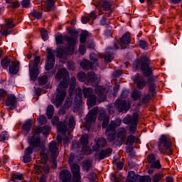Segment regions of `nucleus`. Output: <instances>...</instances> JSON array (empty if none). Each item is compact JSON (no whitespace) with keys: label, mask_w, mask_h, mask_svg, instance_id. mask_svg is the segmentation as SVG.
<instances>
[{"label":"nucleus","mask_w":182,"mask_h":182,"mask_svg":"<svg viewBox=\"0 0 182 182\" xmlns=\"http://www.w3.org/2000/svg\"><path fill=\"white\" fill-rule=\"evenodd\" d=\"M38 122L41 124H46L47 119L46 117L41 115L38 118Z\"/></svg>","instance_id":"60"},{"label":"nucleus","mask_w":182,"mask_h":182,"mask_svg":"<svg viewBox=\"0 0 182 182\" xmlns=\"http://www.w3.org/2000/svg\"><path fill=\"white\" fill-rule=\"evenodd\" d=\"M151 62L150 58L146 56H142L135 60L134 63V68L138 69L141 67V70H142L144 76L149 77V76L153 75V68L150 67Z\"/></svg>","instance_id":"1"},{"label":"nucleus","mask_w":182,"mask_h":182,"mask_svg":"<svg viewBox=\"0 0 182 182\" xmlns=\"http://www.w3.org/2000/svg\"><path fill=\"white\" fill-rule=\"evenodd\" d=\"M132 97L134 100H139L141 97V91L139 90H134L132 93Z\"/></svg>","instance_id":"34"},{"label":"nucleus","mask_w":182,"mask_h":182,"mask_svg":"<svg viewBox=\"0 0 182 182\" xmlns=\"http://www.w3.org/2000/svg\"><path fill=\"white\" fill-rule=\"evenodd\" d=\"M106 139L104 138H99L97 139L95 144L92 146V150L94 151H99L100 147H105L107 144Z\"/></svg>","instance_id":"17"},{"label":"nucleus","mask_w":182,"mask_h":182,"mask_svg":"<svg viewBox=\"0 0 182 182\" xmlns=\"http://www.w3.org/2000/svg\"><path fill=\"white\" fill-rule=\"evenodd\" d=\"M112 152L113 149H112V148L101 150L98 154V160H104L106 157H109Z\"/></svg>","instance_id":"18"},{"label":"nucleus","mask_w":182,"mask_h":182,"mask_svg":"<svg viewBox=\"0 0 182 182\" xmlns=\"http://www.w3.org/2000/svg\"><path fill=\"white\" fill-rule=\"evenodd\" d=\"M9 65H11V59L5 58L1 60V66L3 69H8Z\"/></svg>","instance_id":"37"},{"label":"nucleus","mask_w":182,"mask_h":182,"mask_svg":"<svg viewBox=\"0 0 182 182\" xmlns=\"http://www.w3.org/2000/svg\"><path fill=\"white\" fill-rule=\"evenodd\" d=\"M100 6L105 11H110V14H112V3L109 0H101L100 2Z\"/></svg>","instance_id":"21"},{"label":"nucleus","mask_w":182,"mask_h":182,"mask_svg":"<svg viewBox=\"0 0 182 182\" xmlns=\"http://www.w3.org/2000/svg\"><path fill=\"white\" fill-rule=\"evenodd\" d=\"M87 80L88 82H90V83H93V82H98L99 77H97V75H96L95 72L90 71V72L87 73Z\"/></svg>","instance_id":"25"},{"label":"nucleus","mask_w":182,"mask_h":182,"mask_svg":"<svg viewBox=\"0 0 182 182\" xmlns=\"http://www.w3.org/2000/svg\"><path fill=\"white\" fill-rule=\"evenodd\" d=\"M55 42L57 45H62L63 43V35L62 33H58L55 36Z\"/></svg>","instance_id":"44"},{"label":"nucleus","mask_w":182,"mask_h":182,"mask_svg":"<svg viewBox=\"0 0 182 182\" xmlns=\"http://www.w3.org/2000/svg\"><path fill=\"white\" fill-rule=\"evenodd\" d=\"M75 85H76V77L73 76L71 77V81L70 85V90H75Z\"/></svg>","instance_id":"54"},{"label":"nucleus","mask_w":182,"mask_h":182,"mask_svg":"<svg viewBox=\"0 0 182 182\" xmlns=\"http://www.w3.org/2000/svg\"><path fill=\"white\" fill-rule=\"evenodd\" d=\"M35 133H38L41 134L42 133L44 136H48L49 132H50V128L48 125H45L43 127H38L34 129Z\"/></svg>","instance_id":"23"},{"label":"nucleus","mask_w":182,"mask_h":182,"mask_svg":"<svg viewBox=\"0 0 182 182\" xmlns=\"http://www.w3.org/2000/svg\"><path fill=\"white\" fill-rule=\"evenodd\" d=\"M130 41H132V37L129 33H126L121 38V43L122 45H129V43H130Z\"/></svg>","instance_id":"29"},{"label":"nucleus","mask_w":182,"mask_h":182,"mask_svg":"<svg viewBox=\"0 0 182 182\" xmlns=\"http://www.w3.org/2000/svg\"><path fill=\"white\" fill-rule=\"evenodd\" d=\"M147 161L148 163H149V164H151L152 163L156 161V156H154L153 154L148 155Z\"/></svg>","instance_id":"58"},{"label":"nucleus","mask_w":182,"mask_h":182,"mask_svg":"<svg viewBox=\"0 0 182 182\" xmlns=\"http://www.w3.org/2000/svg\"><path fill=\"white\" fill-rule=\"evenodd\" d=\"M9 72L13 75H16L19 72V65L16 62H12L9 66Z\"/></svg>","instance_id":"27"},{"label":"nucleus","mask_w":182,"mask_h":182,"mask_svg":"<svg viewBox=\"0 0 182 182\" xmlns=\"http://www.w3.org/2000/svg\"><path fill=\"white\" fill-rule=\"evenodd\" d=\"M21 129L23 132H26V133H29L31 129H32V121L30 119L26 121L21 127Z\"/></svg>","instance_id":"28"},{"label":"nucleus","mask_w":182,"mask_h":182,"mask_svg":"<svg viewBox=\"0 0 182 182\" xmlns=\"http://www.w3.org/2000/svg\"><path fill=\"white\" fill-rule=\"evenodd\" d=\"M97 112L95 109H91V111L87 114L85 120L89 123L96 122Z\"/></svg>","instance_id":"22"},{"label":"nucleus","mask_w":182,"mask_h":182,"mask_svg":"<svg viewBox=\"0 0 182 182\" xmlns=\"http://www.w3.org/2000/svg\"><path fill=\"white\" fill-rule=\"evenodd\" d=\"M171 141L170 140V138L166 135H162L159 141L158 147L159 151L162 154H168L170 156L171 154Z\"/></svg>","instance_id":"3"},{"label":"nucleus","mask_w":182,"mask_h":182,"mask_svg":"<svg viewBox=\"0 0 182 182\" xmlns=\"http://www.w3.org/2000/svg\"><path fill=\"white\" fill-rule=\"evenodd\" d=\"M89 36V32L85 31L80 34V42L81 43H85L86 42V39H87V37Z\"/></svg>","instance_id":"40"},{"label":"nucleus","mask_w":182,"mask_h":182,"mask_svg":"<svg viewBox=\"0 0 182 182\" xmlns=\"http://www.w3.org/2000/svg\"><path fill=\"white\" fill-rule=\"evenodd\" d=\"M41 63V57L36 56L33 61L29 63L30 76L33 80H36L38 77V66Z\"/></svg>","instance_id":"5"},{"label":"nucleus","mask_w":182,"mask_h":182,"mask_svg":"<svg viewBox=\"0 0 182 182\" xmlns=\"http://www.w3.org/2000/svg\"><path fill=\"white\" fill-rule=\"evenodd\" d=\"M33 153V148L32 146H28L24 152V154H26L27 156H31Z\"/></svg>","instance_id":"61"},{"label":"nucleus","mask_w":182,"mask_h":182,"mask_svg":"<svg viewBox=\"0 0 182 182\" xmlns=\"http://www.w3.org/2000/svg\"><path fill=\"white\" fill-rule=\"evenodd\" d=\"M47 61L46 63V70H50L53 66H55V51H52V49L47 48Z\"/></svg>","instance_id":"8"},{"label":"nucleus","mask_w":182,"mask_h":182,"mask_svg":"<svg viewBox=\"0 0 182 182\" xmlns=\"http://www.w3.org/2000/svg\"><path fill=\"white\" fill-rule=\"evenodd\" d=\"M139 48H141V49H146L147 48V42L143 40L139 41Z\"/></svg>","instance_id":"63"},{"label":"nucleus","mask_w":182,"mask_h":182,"mask_svg":"<svg viewBox=\"0 0 182 182\" xmlns=\"http://www.w3.org/2000/svg\"><path fill=\"white\" fill-rule=\"evenodd\" d=\"M134 80L136 85L137 89H139V90H143V89H144V87H146V80H137V78H135Z\"/></svg>","instance_id":"30"},{"label":"nucleus","mask_w":182,"mask_h":182,"mask_svg":"<svg viewBox=\"0 0 182 182\" xmlns=\"http://www.w3.org/2000/svg\"><path fill=\"white\" fill-rule=\"evenodd\" d=\"M82 152L84 153V154L89 156V154H92V148H90V146H88L87 145L85 146H82Z\"/></svg>","instance_id":"50"},{"label":"nucleus","mask_w":182,"mask_h":182,"mask_svg":"<svg viewBox=\"0 0 182 182\" xmlns=\"http://www.w3.org/2000/svg\"><path fill=\"white\" fill-rule=\"evenodd\" d=\"M151 100V95L150 94H147L141 100V102H138V106H141V105L144 103V105L149 103Z\"/></svg>","instance_id":"33"},{"label":"nucleus","mask_w":182,"mask_h":182,"mask_svg":"<svg viewBox=\"0 0 182 182\" xmlns=\"http://www.w3.org/2000/svg\"><path fill=\"white\" fill-rule=\"evenodd\" d=\"M149 90L150 93H152L153 97H155L156 92H154V91L156 90H155V85L154 82L149 84Z\"/></svg>","instance_id":"53"},{"label":"nucleus","mask_w":182,"mask_h":182,"mask_svg":"<svg viewBox=\"0 0 182 182\" xmlns=\"http://www.w3.org/2000/svg\"><path fill=\"white\" fill-rule=\"evenodd\" d=\"M138 177V181L139 182H151V177H150V176H139Z\"/></svg>","instance_id":"43"},{"label":"nucleus","mask_w":182,"mask_h":182,"mask_svg":"<svg viewBox=\"0 0 182 182\" xmlns=\"http://www.w3.org/2000/svg\"><path fill=\"white\" fill-rule=\"evenodd\" d=\"M136 131H137V124L130 125L129 132L131 134H134V133H136Z\"/></svg>","instance_id":"56"},{"label":"nucleus","mask_w":182,"mask_h":182,"mask_svg":"<svg viewBox=\"0 0 182 182\" xmlns=\"http://www.w3.org/2000/svg\"><path fill=\"white\" fill-rule=\"evenodd\" d=\"M134 141H136V136L134 135H129L127 138L126 144L133 146V144H134Z\"/></svg>","instance_id":"38"},{"label":"nucleus","mask_w":182,"mask_h":182,"mask_svg":"<svg viewBox=\"0 0 182 182\" xmlns=\"http://www.w3.org/2000/svg\"><path fill=\"white\" fill-rule=\"evenodd\" d=\"M113 59H114V55L113 53H109L107 52L105 53V60L107 63L112 62Z\"/></svg>","instance_id":"42"},{"label":"nucleus","mask_w":182,"mask_h":182,"mask_svg":"<svg viewBox=\"0 0 182 182\" xmlns=\"http://www.w3.org/2000/svg\"><path fill=\"white\" fill-rule=\"evenodd\" d=\"M38 82L40 85H46L48 83V75H43L40 77Z\"/></svg>","instance_id":"52"},{"label":"nucleus","mask_w":182,"mask_h":182,"mask_svg":"<svg viewBox=\"0 0 182 182\" xmlns=\"http://www.w3.org/2000/svg\"><path fill=\"white\" fill-rule=\"evenodd\" d=\"M49 151L53 157V164H55V160L59 155V149H58V143L55 141H52L48 146Z\"/></svg>","instance_id":"10"},{"label":"nucleus","mask_w":182,"mask_h":182,"mask_svg":"<svg viewBox=\"0 0 182 182\" xmlns=\"http://www.w3.org/2000/svg\"><path fill=\"white\" fill-rule=\"evenodd\" d=\"M31 16L36 18V19H41L42 18V13L37 11L36 10H33L31 13Z\"/></svg>","instance_id":"48"},{"label":"nucleus","mask_w":182,"mask_h":182,"mask_svg":"<svg viewBox=\"0 0 182 182\" xmlns=\"http://www.w3.org/2000/svg\"><path fill=\"white\" fill-rule=\"evenodd\" d=\"M93 89L90 87H85L82 90L83 96L85 99H87V103L88 106H95L96 105V95L92 94Z\"/></svg>","instance_id":"6"},{"label":"nucleus","mask_w":182,"mask_h":182,"mask_svg":"<svg viewBox=\"0 0 182 182\" xmlns=\"http://www.w3.org/2000/svg\"><path fill=\"white\" fill-rule=\"evenodd\" d=\"M65 41L68 42V49L65 53L67 55H73L75 53V45H76V39L75 38L67 36Z\"/></svg>","instance_id":"11"},{"label":"nucleus","mask_w":182,"mask_h":182,"mask_svg":"<svg viewBox=\"0 0 182 182\" xmlns=\"http://www.w3.org/2000/svg\"><path fill=\"white\" fill-rule=\"evenodd\" d=\"M114 107L118 110V112H127L129 110V107L127 106V102L125 100L118 99L114 103Z\"/></svg>","instance_id":"12"},{"label":"nucleus","mask_w":182,"mask_h":182,"mask_svg":"<svg viewBox=\"0 0 182 182\" xmlns=\"http://www.w3.org/2000/svg\"><path fill=\"white\" fill-rule=\"evenodd\" d=\"M71 172L73 174H80V167L76 164L71 165Z\"/></svg>","instance_id":"36"},{"label":"nucleus","mask_w":182,"mask_h":182,"mask_svg":"<svg viewBox=\"0 0 182 182\" xmlns=\"http://www.w3.org/2000/svg\"><path fill=\"white\" fill-rule=\"evenodd\" d=\"M127 136V130L124 127H119L115 132L114 131V139L109 141H119V143H122L126 140V137Z\"/></svg>","instance_id":"7"},{"label":"nucleus","mask_w":182,"mask_h":182,"mask_svg":"<svg viewBox=\"0 0 182 182\" xmlns=\"http://www.w3.org/2000/svg\"><path fill=\"white\" fill-rule=\"evenodd\" d=\"M9 135L6 131H4L0 134V141H4V140H8Z\"/></svg>","instance_id":"49"},{"label":"nucleus","mask_w":182,"mask_h":182,"mask_svg":"<svg viewBox=\"0 0 182 182\" xmlns=\"http://www.w3.org/2000/svg\"><path fill=\"white\" fill-rule=\"evenodd\" d=\"M87 77L86 74L84 72H80L77 74V79L80 80V82H85L87 80Z\"/></svg>","instance_id":"47"},{"label":"nucleus","mask_w":182,"mask_h":182,"mask_svg":"<svg viewBox=\"0 0 182 182\" xmlns=\"http://www.w3.org/2000/svg\"><path fill=\"white\" fill-rule=\"evenodd\" d=\"M22 178H23V176L22 175H19V174H13L11 180L14 182H18L17 180H22Z\"/></svg>","instance_id":"55"},{"label":"nucleus","mask_w":182,"mask_h":182,"mask_svg":"<svg viewBox=\"0 0 182 182\" xmlns=\"http://www.w3.org/2000/svg\"><path fill=\"white\" fill-rule=\"evenodd\" d=\"M95 92L101 100L106 99V88H105V87L100 85L97 86L95 89Z\"/></svg>","instance_id":"19"},{"label":"nucleus","mask_w":182,"mask_h":182,"mask_svg":"<svg viewBox=\"0 0 182 182\" xmlns=\"http://www.w3.org/2000/svg\"><path fill=\"white\" fill-rule=\"evenodd\" d=\"M72 177V174L70 171L67 169L62 170L60 173V180L63 182H69L70 181V178Z\"/></svg>","instance_id":"16"},{"label":"nucleus","mask_w":182,"mask_h":182,"mask_svg":"<svg viewBox=\"0 0 182 182\" xmlns=\"http://www.w3.org/2000/svg\"><path fill=\"white\" fill-rule=\"evenodd\" d=\"M51 122L53 125L55 124V126H57V128L60 132H62L63 133H66L68 132V125L62 122H59L58 117H54L51 120Z\"/></svg>","instance_id":"13"},{"label":"nucleus","mask_w":182,"mask_h":182,"mask_svg":"<svg viewBox=\"0 0 182 182\" xmlns=\"http://www.w3.org/2000/svg\"><path fill=\"white\" fill-rule=\"evenodd\" d=\"M140 175H136V173L134 171H130L128 174V178L127 180H139V177Z\"/></svg>","instance_id":"41"},{"label":"nucleus","mask_w":182,"mask_h":182,"mask_svg":"<svg viewBox=\"0 0 182 182\" xmlns=\"http://www.w3.org/2000/svg\"><path fill=\"white\" fill-rule=\"evenodd\" d=\"M41 36H42V39H43V41H48V31H46L45 28H41Z\"/></svg>","instance_id":"51"},{"label":"nucleus","mask_w":182,"mask_h":182,"mask_svg":"<svg viewBox=\"0 0 182 182\" xmlns=\"http://www.w3.org/2000/svg\"><path fill=\"white\" fill-rule=\"evenodd\" d=\"M151 168H156L157 170H160L161 168V164H160L159 160L155 161L154 163L151 164Z\"/></svg>","instance_id":"45"},{"label":"nucleus","mask_w":182,"mask_h":182,"mask_svg":"<svg viewBox=\"0 0 182 182\" xmlns=\"http://www.w3.org/2000/svg\"><path fill=\"white\" fill-rule=\"evenodd\" d=\"M98 120L103 121L102 124V129H106V127H108L109 119L108 117L106 116V114H101L100 117L98 118Z\"/></svg>","instance_id":"26"},{"label":"nucleus","mask_w":182,"mask_h":182,"mask_svg":"<svg viewBox=\"0 0 182 182\" xmlns=\"http://www.w3.org/2000/svg\"><path fill=\"white\" fill-rule=\"evenodd\" d=\"M120 124H122V121L119 119L110 122L105 130V134L109 141H112L116 139L114 137V132H116V127H119Z\"/></svg>","instance_id":"4"},{"label":"nucleus","mask_w":182,"mask_h":182,"mask_svg":"<svg viewBox=\"0 0 182 182\" xmlns=\"http://www.w3.org/2000/svg\"><path fill=\"white\" fill-rule=\"evenodd\" d=\"M69 86V82L63 79L59 84L57 88V95L55 97V105L59 107L63 103L65 97H66V89Z\"/></svg>","instance_id":"2"},{"label":"nucleus","mask_w":182,"mask_h":182,"mask_svg":"<svg viewBox=\"0 0 182 182\" xmlns=\"http://www.w3.org/2000/svg\"><path fill=\"white\" fill-rule=\"evenodd\" d=\"M55 112V108L53 107V105H48L47 107V117L48 119H50L52 117H53V113Z\"/></svg>","instance_id":"31"},{"label":"nucleus","mask_w":182,"mask_h":182,"mask_svg":"<svg viewBox=\"0 0 182 182\" xmlns=\"http://www.w3.org/2000/svg\"><path fill=\"white\" fill-rule=\"evenodd\" d=\"M124 124H139V113L135 112L133 115L127 114L122 120Z\"/></svg>","instance_id":"9"},{"label":"nucleus","mask_w":182,"mask_h":182,"mask_svg":"<svg viewBox=\"0 0 182 182\" xmlns=\"http://www.w3.org/2000/svg\"><path fill=\"white\" fill-rule=\"evenodd\" d=\"M80 143L82 147L87 146L89 144V135L85 134L80 137Z\"/></svg>","instance_id":"35"},{"label":"nucleus","mask_w":182,"mask_h":182,"mask_svg":"<svg viewBox=\"0 0 182 182\" xmlns=\"http://www.w3.org/2000/svg\"><path fill=\"white\" fill-rule=\"evenodd\" d=\"M80 66L83 70H89V69H93L95 64L92 63L89 60H82L80 63Z\"/></svg>","instance_id":"20"},{"label":"nucleus","mask_w":182,"mask_h":182,"mask_svg":"<svg viewBox=\"0 0 182 182\" xmlns=\"http://www.w3.org/2000/svg\"><path fill=\"white\" fill-rule=\"evenodd\" d=\"M5 103L9 110H14V109H15V105H16V97H15V95L9 96Z\"/></svg>","instance_id":"15"},{"label":"nucleus","mask_w":182,"mask_h":182,"mask_svg":"<svg viewBox=\"0 0 182 182\" xmlns=\"http://www.w3.org/2000/svg\"><path fill=\"white\" fill-rule=\"evenodd\" d=\"M28 143L32 147H39L41 146V138L39 134L34 131L33 135L28 139Z\"/></svg>","instance_id":"14"},{"label":"nucleus","mask_w":182,"mask_h":182,"mask_svg":"<svg viewBox=\"0 0 182 182\" xmlns=\"http://www.w3.org/2000/svg\"><path fill=\"white\" fill-rule=\"evenodd\" d=\"M69 127L70 129L75 127V118L73 117L69 118Z\"/></svg>","instance_id":"64"},{"label":"nucleus","mask_w":182,"mask_h":182,"mask_svg":"<svg viewBox=\"0 0 182 182\" xmlns=\"http://www.w3.org/2000/svg\"><path fill=\"white\" fill-rule=\"evenodd\" d=\"M92 161L86 160L82 162V169L89 171L92 168Z\"/></svg>","instance_id":"32"},{"label":"nucleus","mask_w":182,"mask_h":182,"mask_svg":"<svg viewBox=\"0 0 182 182\" xmlns=\"http://www.w3.org/2000/svg\"><path fill=\"white\" fill-rule=\"evenodd\" d=\"M68 75H69V73L68 72V70H66V69L61 68L55 75V79L57 80H60L62 77H64V78L68 77Z\"/></svg>","instance_id":"24"},{"label":"nucleus","mask_w":182,"mask_h":182,"mask_svg":"<svg viewBox=\"0 0 182 182\" xmlns=\"http://www.w3.org/2000/svg\"><path fill=\"white\" fill-rule=\"evenodd\" d=\"M41 163L45 164L48 161V154L44 153H41Z\"/></svg>","instance_id":"59"},{"label":"nucleus","mask_w":182,"mask_h":182,"mask_svg":"<svg viewBox=\"0 0 182 182\" xmlns=\"http://www.w3.org/2000/svg\"><path fill=\"white\" fill-rule=\"evenodd\" d=\"M21 6L23 8H29V6H31V1H29V0H23L21 1Z\"/></svg>","instance_id":"57"},{"label":"nucleus","mask_w":182,"mask_h":182,"mask_svg":"<svg viewBox=\"0 0 182 182\" xmlns=\"http://www.w3.org/2000/svg\"><path fill=\"white\" fill-rule=\"evenodd\" d=\"M73 182H80V173H75L73 174Z\"/></svg>","instance_id":"62"},{"label":"nucleus","mask_w":182,"mask_h":182,"mask_svg":"<svg viewBox=\"0 0 182 182\" xmlns=\"http://www.w3.org/2000/svg\"><path fill=\"white\" fill-rule=\"evenodd\" d=\"M97 55H96V54H95V53H90V60L92 61V63H93V65H94V66H95V65H96V66H97Z\"/></svg>","instance_id":"46"},{"label":"nucleus","mask_w":182,"mask_h":182,"mask_svg":"<svg viewBox=\"0 0 182 182\" xmlns=\"http://www.w3.org/2000/svg\"><path fill=\"white\" fill-rule=\"evenodd\" d=\"M163 177H164V173L159 172L154 176L152 182L161 181V178H163Z\"/></svg>","instance_id":"39"}]
</instances>
